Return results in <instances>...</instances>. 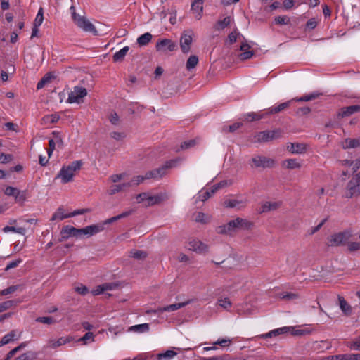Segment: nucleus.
Returning <instances> with one entry per match:
<instances>
[{
  "instance_id": "3",
  "label": "nucleus",
  "mask_w": 360,
  "mask_h": 360,
  "mask_svg": "<svg viewBox=\"0 0 360 360\" xmlns=\"http://www.w3.org/2000/svg\"><path fill=\"white\" fill-rule=\"evenodd\" d=\"M82 165V160H75L68 165H63L55 179H60L62 184L71 182L76 173L81 169Z\"/></svg>"
},
{
  "instance_id": "41",
  "label": "nucleus",
  "mask_w": 360,
  "mask_h": 360,
  "mask_svg": "<svg viewBox=\"0 0 360 360\" xmlns=\"http://www.w3.org/2000/svg\"><path fill=\"white\" fill-rule=\"evenodd\" d=\"M274 22L278 25H288L290 22V19L287 15H279L275 18Z\"/></svg>"
},
{
  "instance_id": "27",
  "label": "nucleus",
  "mask_w": 360,
  "mask_h": 360,
  "mask_svg": "<svg viewBox=\"0 0 360 360\" xmlns=\"http://www.w3.org/2000/svg\"><path fill=\"white\" fill-rule=\"evenodd\" d=\"M289 331H290L289 327H282V328H279L271 330L270 332H269L266 334H264L262 335V337L264 338H270L271 337H275V336H277V335H281L283 333H288Z\"/></svg>"
},
{
  "instance_id": "19",
  "label": "nucleus",
  "mask_w": 360,
  "mask_h": 360,
  "mask_svg": "<svg viewBox=\"0 0 360 360\" xmlns=\"http://www.w3.org/2000/svg\"><path fill=\"white\" fill-rule=\"evenodd\" d=\"M190 303V301H186L181 303L177 304H172L167 305L164 307H159L157 310L154 311V312H163V311H174L176 310L179 309L181 307H184L188 304Z\"/></svg>"
},
{
  "instance_id": "52",
  "label": "nucleus",
  "mask_w": 360,
  "mask_h": 360,
  "mask_svg": "<svg viewBox=\"0 0 360 360\" xmlns=\"http://www.w3.org/2000/svg\"><path fill=\"white\" fill-rule=\"evenodd\" d=\"M176 355V352H174L173 350H167L164 353H160L158 354V359H161L162 358H169L171 359Z\"/></svg>"
},
{
  "instance_id": "44",
  "label": "nucleus",
  "mask_w": 360,
  "mask_h": 360,
  "mask_svg": "<svg viewBox=\"0 0 360 360\" xmlns=\"http://www.w3.org/2000/svg\"><path fill=\"white\" fill-rule=\"evenodd\" d=\"M44 20L43 8H40L38 11L37 15L34 21V25L35 27H39Z\"/></svg>"
},
{
  "instance_id": "22",
  "label": "nucleus",
  "mask_w": 360,
  "mask_h": 360,
  "mask_svg": "<svg viewBox=\"0 0 360 360\" xmlns=\"http://www.w3.org/2000/svg\"><path fill=\"white\" fill-rule=\"evenodd\" d=\"M202 1L193 0L191 4V10L195 13V18L200 20L202 17V12L203 10Z\"/></svg>"
},
{
  "instance_id": "64",
  "label": "nucleus",
  "mask_w": 360,
  "mask_h": 360,
  "mask_svg": "<svg viewBox=\"0 0 360 360\" xmlns=\"http://www.w3.org/2000/svg\"><path fill=\"white\" fill-rule=\"evenodd\" d=\"M262 118H263L262 115H259L255 112L249 113L246 117V119L249 121L259 120Z\"/></svg>"
},
{
  "instance_id": "49",
  "label": "nucleus",
  "mask_w": 360,
  "mask_h": 360,
  "mask_svg": "<svg viewBox=\"0 0 360 360\" xmlns=\"http://www.w3.org/2000/svg\"><path fill=\"white\" fill-rule=\"evenodd\" d=\"M332 360H352V354H343L334 355Z\"/></svg>"
},
{
  "instance_id": "8",
  "label": "nucleus",
  "mask_w": 360,
  "mask_h": 360,
  "mask_svg": "<svg viewBox=\"0 0 360 360\" xmlns=\"http://www.w3.org/2000/svg\"><path fill=\"white\" fill-rule=\"evenodd\" d=\"M74 22L84 32L91 33L94 36L98 35L95 26L84 16H80Z\"/></svg>"
},
{
  "instance_id": "32",
  "label": "nucleus",
  "mask_w": 360,
  "mask_h": 360,
  "mask_svg": "<svg viewBox=\"0 0 360 360\" xmlns=\"http://www.w3.org/2000/svg\"><path fill=\"white\" fill-rule=\"evenodd\" d=\"M129 50V46H124L120 51H117L113 55V60L115 62L122 61L124 59V58L125 57V56L127 55Z\"/></svg>"
},
{
  "instance_id": "47",
  "label": "nucleus",
  "mask_w": 360,
  "mask_h": 360,
  "mask_svg": "<svg viewBox=\"0 0 360 360\" xmlns=\"http://www.w3.org/2000/svg\"><path fill=\"white\" fill-rule=\"evenodd\" d=\"M231 342V340L226 338L218 339L216 342H214L213 343V345H220L222 347H226L229 346Z\"/></svg>"
},
{
  "instance_id": "7",
  "label": "nucleus",
  "mask_w": 360,
  "mask_h": 360,
  "mask_svg": "<svg viewBox=\"0 0 360 360\" xmlns=\"http://www.w3.org/2000/svg\"><path fill=\"white\" fill-rule=\"evenodd\" d=\"M86 95L87 91L84 87L75 86L73 90L68 94L67 102L70 103H81Z\"/></svg>"
},
{
  "instance_id": "61",
  "label": "nucleus",
  "mask_w": 360,
  "mask_h": 360,
  "mask_svg": "<svg viewBox=\"0 0 360 360\" xmlns=\"http://www.w3.org/2000/svg\"><path fill=\"white\" fill-rule=\"evenodd\" d=\"M149 194L147 193H142L136 195V198L138 203L144 202L145 204L147 202V198Z\"/></svg>"
},
{
  "instance_id": "37",
  "label": "nucleus",
  "mask_w": 360,
  "mask_h": 360,
  "mask_svg": "<svg viewBox=\"0 0 360 360\" xmlns=\"http://www.w3.org/2000/svg\"><path fill=\"white\" fill-rule=\"evenodd\" d=\"M198 63V58L196 56H191L186 62V69L188 70H191V69H193Z\"/></svg>"
},
{
  "instance_id": "59",
  "label": "nucleus",
  "mask_w": 360,
  "mask_h": 360,
  "mask_svg": "<svg viewBox=\"0 0 360 360\" xmlns=\"http://www.w3.org/2000/svg\"><path fill=\"white\" fill-rule=\"evenodd\" d=\"M17 289H18V286L17 285H12V286H10V287H8V288H7L6 289L2 290L0 292V295H7L8 294L14 292Z\"/></svg>"
},
{
  "instance_id": "10",
  "label": "nucleus",
  "mask_w": 360,
  "mask_h": 360,
  "mask_svg": "<svg viewBox=\"0 0 360 360\" xmlns=\"http://www.w3.org/2000/svg\"><path fill=\"white\" fill-rule=\"evenodd\" d=\"M352 233L349 231L340 232L330 236L329 245L331 246H338L345 244L351 238Z\"/></svg>"
},
{
  "instance_id": "40",
  "label": "nucleus",
  "mask_w": 360,
  "mask_h": 360,
  "mask_svg": "<svg viewBox=\"0 0 360 360\" xmlns=\"http://www.w3.org/2000/svg\"><path fill=\"white\" fill-rule=\"evenodd\" d=\"M347 347L351 349L360 351V335L348 342Z\"/></svg>"
},
{
  "instance_id": "33",
  "label": "nucleus",
  "mask_w": 360,
  "mask_h": 360,
  "mask_svg": "<svg viewBox=\"0 0 360 360\" xmlns=\"http://www.w3.org/2000/svg\"><path fill=\"white\" fill-rule=\"evenodd\" d=\"M129 330L136 333H145L149 330V325L148 323H142L132 326Z\"/></svg>"
},
{
  "instance_id": "62",
  "label": "nucleus",
  "mask_w": 360,
  "mask_h": 360,
  "mask_svg": "<svg viewBox=\"0 0 360 360\" xmlns=\"http://www.w3.org/2000/svg\"><path fill=\"white\" fill-rule=\"evenodd\" d=\"M13 160V155L11 154H4L1 153L0 155V162L1 163H7Z\"/></svg>"
},
{
  "instance_id": "30",
  "label": "nucleus",
  "mask_w": 360,
  "mask_h": 360,
  "mask_svg": "<svg viewBox=\"0 0 360 360\" xmlns=\"http://www.w3.org/2000/svg\"><path fill=\"white\" fill-rule=\"evenodd\" d=\"M70 217H71L70 213L65 214L64 209L60 207L58 208V210H56V212L55 213H53L51 219L52 221L57 220V219L63 220L66 218H70Z\"/></svg>"
},
{
  "instance_id": "48",
  "label": "nucleus",
  "mask_w": 360,
  "mask_h": 360,
  "mask_svg": "<svg viewBox=\"0 0 360 360\" xmlns=\"http://www.w3.org/2000/svg\"><path fill=\"white\" fill-rule=\"evenodd\" d=\"M36 321L39 323H42L44 324H52L55 323L54 319L52 317L49 316H41V317H37L36 319Z\"/></svg>"
},
{
  "instance_id": "56",
  "label": "nucleus",
  "mask_w": 360,
  "mask_h": 360,
  "mask_svg": "<svg viewBox=\"0 0 360 360\" xmlns=\"http://www.w3.org/2000/svg\"><path fill=\"white\" fill-rule=\"evenodd\" d=\"M239 35V33L237 32V30H234L231 32L227 38V41L232 44L237 40V37Z\"/></svg>"
},
{
  "instance_id": "31",
  "label": "nucleus",
  "mask_w": 360,
  "mask_h": 360,
  "mask_svg": "<svg viewBox=\"0 0 360 360\" xmlns=\"http://www.w3.org/2000/svg\"><path fill=\"white\" fill-rule=\"evenodd\" d=\"M321 95H322L321 93L313 92L309 94L301 96L300 98H296L294 100L296 101H300V102H307V101H310L312 100H315V99L318 98Z\"/></svg>"
},
{
  "instance_id": "14",
  "label": "nucleus",
  "mask_w": 360,
  "mask_h": 360,
  "mask_svg": "<svg viewBox=\"0 0 360 360\" xmlns=\"http://www.w3.org/2000/svg\"><path fill=\"white\" fill-rule=\"evenodd\" d=\"M278 134L277 131H263L259 133H258L255 138L257 139V141L259 142H268L276 138H277L278 136H276Z\"/></svg>"
},
{
  "instance_id": "36",
  "label": "nucleus",
  "mask_w": 360,
  "mask_h": 360,
  "mask_svg": "<svg viewBox=\"0 0 360 360\" xmlns=\"http://www.w3.org/2000/svg\"><path fill=\"white\" fill-rule=\"evenodd\" d=\"M3 231L5 233L11 231V232H14V233H18L23 235V236L26 233V229L23 227L16 228L14 226H6L3 229Z\"/></svg>"
},
{
  "instance_id": "13",
  "label": "nucleus",
  "mask_w": 360,
  "mask_h": 360,
  "mask_svg": "<svg viewBox=\"0 0 360 360\" xmlns=\"http://www.w3.org/2000/svg\"><path fill=\"white\" fill-rule=\"evenodd\" d=\"M248 200L245 198L228 199L224 201V206L229 208L242 210L247 206Z\"/></svg>"
},
{
  "instance_id": "58",
  "label": "nucleus",
  "mask_w": 360,
  "mask_h": 360,
  "mask_svg": "<svg viewBox=\"0 0 360 360\" xmlns=\"http://www.w3.org/2000/svg\"><path fill=\"white\" fill-rule=\"evenodd\" d=\"M18 188L12 186H8L6 188L4 191L5 195L8 196L15 197L16 192L18 191Z\"/></svg>"
},
{
  "instance_id": "4",
  "label": "nucleus",
  "mask_w": 360,
  "mask_h": 360,
  "mask_svg": "<svg viewBox=\"0 0 360 360\" xmlns=\"http://www.w3.org/2000/svg\"><path fill=\"white\" fill-rule=\"evenodd\" d=\"M250 165L255 168H272L276 165V161L266 156L255 155L250 160Z\"/></svg>"
},
{
  "instance_id": "50",
  "label": "nucleus",
  "mask_w": 360,
  "mask_h": 360,
  "mask_svg": "<svg viewBox=\"0 0 360 360\" xmlns=\"http://www.w3.org/2000/svg\"><path fill=\"white\" fill-rule=\"evenodd\" d=\"M14 198L18 202H24L26 199V191L18 190Z\"/></svg>"
},
{
  "instance_id": "63",
  "label": "nucleus",
  "mask_w": 360,
  "mask_h": 360,
  "mask_svg": "<svg viewBox=\"0 0 360 360\" xmlns=\"http://www.w3.org/2000/svg\"><path fill=\"white\" fill-rule=\"evenodd\" d=\"M22 262V260L21 259H18L15 261H12L9 264H7L5 270L8 271L9 269L17 267Z\"/></svg>"
},
{
  "instance_id": "57",
  "label": "nucleus",
  "mask_w": 360,
  "mask_h": 360,
  "mask_svg": "<svg viewBox=\"0 0 360 360\" xmlns=\"http://www.w3.org/2000/svg\"><path fill=\"white\" fill-rule=\"evenodd\" d=\"M311 112L310 108L305 106L302 108H300L296 111V115L298 116L306 115Z\"/></svg>"
},
{
  "instance_id": "23",
  "label": "nucleus",
  "mask_w": 360,
  "mask_h": 360,
  "mask_svg": "<svg viewBox=\"0 0 360 360\" xmlns=\"http://www.w3.org/2000/svg\"><path fill=\"white\" fill-rule=\"evenodd\" d=\"M281 206V203L278 202H265L261 205L260 213L267 212L271 210H275Z\"/></svg>"
},
{
  "instance_id": "26",
  "label": "nucleus",
  "mask_w": 360,
  "mask_h": 360,
  "mask_svg": "<svg viewBox=\"0 0 360 360\" xmlns=\"http://www.w3.org/2000/svg\"><path fill=\"white\" fill-rule=\"evenodd\" d=\"M19 336L20 335L17 336V333L15 330H11L1 338L0 340V347L8 344L14 340L18 339Z\"/></svg>"
},
{
  "instance_id": "16",
  "label": "nucleus",
  "mask_w": 360,
  "mask_h": 360,
  "mask_svg": "<svg viewBox=\"0 0 360 360\" xmlns=\"http://www.w3.org/2000/svg\"><path fill=\"white\" fill-rule=\"evenodd\" d=\"M72 340V338L70 337H61L58 340L56 339H50L48 340L46 344V347L48 348H56L58 347L65 345L68 342H70Z\"/></svg>"
},
{
  "instance_id": "35",
  "label": "nucleus",
  "mask_w": 360,
  "mask_h": 360,
  "mask_svg": "<svg viewBox=\"0 0 360 360\" xmlns=\"http://www.w3.org/2000/svg\"><path fill=\"white\" fill-rule=\"evenodd\" d=\"M162 198L160 195H148L147 198V202L146 203V206H152L156 204L160 203L162 201Z\"/></svg>"
},
{
  "instance_id": "5",
  "label": "nucleus",
  "mask_w": 360,
  "mask_h": 360,
  "mask_svg": "<svg viewBox=\"0 0 360 360\" xmlns=\"http://www.w3.org/2000/svg\"><path fill=\"white\" fill-rule=\"evenodd\" d=\"M187 248L188 250L195 252L200 255H205L207 253L209 250L208 245L195 238L188 239Z\"/></svg>"
},
{
  "instance_id": "1",
  "label": "nucleus",
  "mask_w": 360,
  "mask_h": 360,
  "mask_svg": "<svg viewBox=\"0 0 360 360\" xmlns=\"http://www.w3.org/2000/svg\"><path fill=\"white\" fill-rule=\"evenodd\" d=\"M179 162V159H174L167 161L164 165L158 169L147 172L144 176H137L136 177L134 178L130 181H129V186H133L139 185L144 179H148L151 178H160L165 174L166 170L167 169L176 167Z\"/></svg>"
},
{
  "instance_id": "51",
  "label": "nucleus",
  "mask_w": 360,
  "mask_h": 360,
  "mask_svg": "<svg viewBox=\"0 0 360 360\" xmlns=\"http://www.w3.org/2000/svg\"><path fill=\"white\" fill-rule=\"evenodd\" d=\"M212 193L210 192V191L208 190H206V191H202L199 193V195H198V199L200 201H205L207 200L208 198H210L211 196H212Z\"/></svg>"
},
{
  "instance_id": "18",
  "label": "nucleus",
  "mask_w": 360,
  "mask_h": 360,
  "mask_svg": "<svg viewBox=\"0 0 360 360\" xmlns=\"http://www.w3.org/2000/svg\"><path fill=\"white\" fill-rule=\"evenodd\" d=\"M339 307L342 311V313L347 316H349L352 314V308L351 305L345 300V298L340 295L338 297Z\"/></svg>"
},
{
  "instance_id": "38",
  "label": "nucleus",
  "mask_w": 360,
  "mask_h": 360,
  "mask_svg": "<svg viewBox=\"0 0 360 360\" xmlns=\"http://www.w3.org/2000/svg\"><path fill=\"white\" fill-rule=\"evenodd\" d=\"M231 23L230 17H226L221 20H218L217 24L215 25L216 30H222L226 27H228Z\"/></svg>"
},
{
  "instance_id": "55",
  "label": "nucleus",
  "mask_w": 360,
  "mask_h": 360,
  "mask_svg": "<svg viewBox=\"0 0 360 360\" xmlns=\"http://www.w3.org/2000/svg\"><path fill=\"white\" fill-rule=\"evenodd\" d=\"M241 125H242L241 123L236 122L231 125H229V127H224L223 128V131H226V130H227V131H229V132H233L236 130H237L238 129H239Z\"/></svg>"
},
{
  "instance_id": "9",
  "label": "nucleus",
  "mask_w": 360,
  "mask_h": 360,
  "mask_svg": "<svg viewBox=\"0 0 360 360\" xmlns=\"http://www.w3.org/2000/svg\"><path fill=\"white\" fill-rule=\"evenodd\" d=\"M102 231H103V225L102 224H93L82 229H77V238H80L83 236L90 237L99 232H101Z\"/></svg>"
},
{
  "instance_id": "45",
  "label": "nucleus",
  "mask_w": 360,
  "mask_h": 360,
  "mask_svg": "<svg viewBox=\"0 0 360 360\" xmlns=\"http://www.w3.org/2000/svg\"><path fill=\"white\" fill-rule=\"evenodd\" d=\"M13 300H8L0 303V313L4 312L10 308H11L14 304Z\"/></svg>"
},
{
  "instance_id": "60",
  "label": "nucleus",
  "mask_w": 360,
  "mask_h": 360,
  "mask_svg": "<svg viewBox=\"0 0 360 360\" xmlns=\"http://www.w3.org/2000/svg\"><path fill=\"white\" fill-rule=\"evenodd\" d=\"M348 250L354 252L360 250V242H351L348 243Z\"/></svg>"
},
{
  "instance_id": "43",
  "label": "nucleus",
  "mask_w": 360,
  "mask_h": 360,
  "mask_svg": "<svg viewBox=\"0 0 360 360\" xmlns=\"http://www.w3.org/2000/svg\"><path fill=\"white\" fill-rule=\"evenodd\" d=\"M130 254L132 257L136 259H143L147 256V253L143 250H131Z\"/></svg>"
},
{
  "instance_id": "21",
  "label": "nucleus",
  "mask_w": 360,
  "mask_h": 360,
  "mask_svg": "<svg viewBox=\"0 0 360 360\" xmlns=\"http://www.w3.org/2000/svg\"><path fill=\"white\" fill-rule=\"evenodd\" d=\"M281 165L288 169H300L302 167V164L296 158L287 159L282 162Z\"/></svg>"
},
{
  "instance_id": "17",
  "label": "nucleus",
  "mask_w": 360,
  "mask_h": 360,
  "mask_svg": "<svg viewBox=\"0 0 360 360\" xmlns=\"http://www.w3.org/2000/svg\"><path fill=\"white\" fill-rule=\"evenodd\" d=\"M359 111H360V105H350L342 108L338 112V116L341 117H348Z\"/></svg>"
},
{
  "instance_id": "24",
  "label": "nucleus",
  "mask_w": 360,
  "mask_h": 360,
  "mask_svg": "<svg viewBox=\"0 0 360 360\" xmlns=\"http://www.w3.org/2000/svg\"><path fill=\"white\" fill-rule=\"evenodd\" d=\"M342 147L345 149L355 148L360 147V138L359 139H345L342 142Z\"/></svg>"
},
{
  "instance_id": "12",
  "label": "nucleus",
  "mask_w": 360,
  "mask_h": 360,
  "mask_svg": "<svg viewBox=\"0 0 360 360\" xmlns=\"http://www.w3.org/2000/svg\"><path fill=\"white\" fill-rule=\"evenodd\" d=\"M192 34V31H188L184 32L181 36L180 47L182 52L184 53H188L191 50V46L193 41Z\"/></svg>"
},
{
  "instance_id": "11",
  "label": "nucleus",
  "mask_w": 360,
  "mask_h": 360,
  "mask_svg": "<svg viewBox=\"0 0 360 360\" xmlns=\"http://www.w3.org/2000/svg\"><path fill=\"white\" fill-rule=\"evenodd\" d=\"M177 48L176 44L169 39H160L155 45L157 51L166 53L167 51H173Z\"/></svg>"
},
{
  "instance_id": "15",
  "label": "nucleus",
  "mask_w": 360,
  "mask_h": 360,
  "mask_svg": "<svg viewBox=\"0 0 360 360\" xmlns=\"http://www.w3.org/2000/svg\"><path fill=\"white\" fill-rule=\"evenodd\" d=\"M77 228H75L73 226H68V225L63 226L60 231V234H61V237H62L60 240L61 241L65 240L68 238H69L70 237H75V238H77Z\"/></svg>"
},
{
  "instance_id": "25",
  "label": "nucleus",
  "mask_w": 360,
  "mask_h": 360,
  "mask_svg": "<svg viewBox=\"0 0 360 360\" xmlns=\"http://www.w3.org/2000/svg\"><path fill=\"white\" fill-rule=\"evenodd\" d=\"M292 101V100L291 101H288L287 102H284V103H282L279 105H278L277 106H274V107H271L270 108H269L266 111V114H276V113H278L280 112L281 111L286 109L287 108H288L291 103V102Z\"/></svg>"
},
{
  "instance_id": "39",
  "label": "nucleus",
  "mask_w": 360,
  "mask_h": 360,
  "mask_svg": "<svg viewBox=\"0 0 360 360\" xmlns=\"http://www.w3.org/2000/svg\"><path fill=\"white\" fill-rule=\"evenodd\" d=\"M60 119V116L57 114H51L45 115L43 117V121L46 124H53L57 122Z\"/></svg>"
},
{
  "instance_id": "6",
  "label": "nucleus",
  "mask_w": 360,
  "mask_h": 360,
  "mask_svg": "<svg viewBox=\"0 0 360 360\" xmlns=\"http://www.w3.org/2000/svg\"><path fill=\"white\" fill-rule=\"evenodd\" d=\"M345 197L352 198L360 195V177L356 174V177L352 179L347 185Z\"/></svg>"
},
{
  "instance_id": "2",
  "label": "nucleus",
  "mask_w": 360,
  "mask_h": 360,
  "mask_svg": "<svg viewBox=\"0 0 360 360\" xmlns=\"http://www.w3.org/2000/svg\"><path fill=\"white\" fill-rule=\"evenodd\" d=\"M253 226V223L245 219L237 217L229 221L226 224L217 228V232L219 234H231L238 229L249 230Z\"/></svg>"
},
{
  "instance_id": "46",
  "label": "nucleus",
  "mask_w": 360,
  "mask_h": 360,
  "mask_svg": "<svg viewBox=\"0 0 360 360\" xmlns=\"http://www.w3.org/2000/svg\"><path fill=\"white\" fill-rule=\"evenodd\" d=\"M219 305L225 309H229L231 307V302L228 298H220L217 301Z\"/></svg>"
},
{
  "instance_id": "34",
  "label": "nucleus",
  "mask_w": 360,
  "mask_h": 360,
  "mask_svg": "<svg viewBox=\"0 0 360 360\" xmlns=\"http://www.w3.org/2000/svg\"><path fill=\"white\" fill-rule=\"evenodd\" d=\"M128 187H130L129 182L124 183V184H119V185H114L110 188V189L109 191V194L114 195L121 191L124 190L125 188H127Z\"/></svg>"
},
{
  "instance_id": "20",
  "label": "nucleus",
  "mask_w": 360,
  "mask_h": 360,
  "mask_svg": "<svg viewBox=\"0 0 360 360\" xmlns=\"http://www.w3.org/2000/svg\"><path fill=\"white\" fill-rule=\"evenodd\" d=\"M287 149L292 154H302L306 151L307 148L303 143H290L288 145Z\"/></svg>"
},
{
  "instance_id": "42",
  "label": "nucleus",
  "mask_w": 360,
  "mask_h": 360,
  "mask_svg": "<svg viewBox=\"0 0 360 360\" xmlns=\"http://www.w3.org/2000/svg\"><path fill=\"white\" fill-rule=\"evenodd\" d=\"M280 298L286 300H292L299 298V295L297 293L283 292L280 294Z\"/></svg>"
},
{
  "instance_id": "54",
  "label": "nucleus",
  "mask_w": 360,
  "mask_h": 360,
  "mask_svg": "<svg viewBox=\"0 0 360 360\" xmlns=\"http://www.w3.org/2000/svg\"><path fill=\"white\" fill-rule=\"evenodd\" d=\"M253 56H254V51H244L238 55V58L240 60H245L251 58Z\"/></svg>"
},
{
  "instance_id": "53",
  "label": "nucleus",
  "mask_w": 360,
  "mask_h": 360,
  "mask_svg": "<svg viewBox=\"0 0 360 360\" xmlns=\"http://www.w3.org/2000/svg\"><path fill=\"white\" fill-rule=\"evenodd\" d=\"M201 360H231V359L229 354H223L208 358H202Z\"/></svg>"
},
{
  "instance_id": "29",
  "label": "nucleus",
  "mask_w": 360,
  "mask_h": 360,
  "mask_svg": "<svg viewBox=\"0 0 360 360\" xmlns=\"http://www.w3.org/2000/svg\"><path fill=\"white\" fill-rule=\"evenodd\" d=\"M153 36L150 32H146L137 38V44L140 46H146L151 40Z\"/></svg>"
},
{
  "instance_id": "28",
  "label": "nucleus",
  "mask_w": 360,
  "mask_h": 360,
  "mask_svg": "<svg viewBox=\"0 0 360 360\" xmlns=\"http://www.w3.org/2000/svg\"><path fill=\"white\" fill-rule=\"evenodd\" d=\"M193 219L196 222L207 224L210 222L211 217L210 215L201 212H195L193 214Z\"/></svg>"
}]
</instances>
